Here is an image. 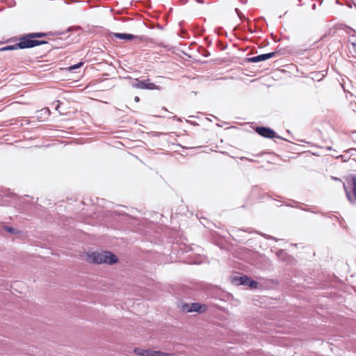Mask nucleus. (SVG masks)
<instances>
[{
	"label": "nucleus",
	"instance_id": "obj_12",
	"mask_svg": "<svg viewBox=\"0 0 356 356\" xmlns=\"http://www.w3.org/2000/svg\"><path fill=\"white\" fill-rule=\"evenodd\" d=\"M347 29H348V31H346V33L348 34H349L348 39L356 40V30H355L349 26H347Z\"/></svg>",
	"mask_w": 356,
	"mask_h": 356
},
{
	"label": "nucleus",
	"instance_id": "obj_22",
	"mask_svg": "<svg viewBox=\"0 0 356 356\" xmlns=\"http://www.w3.org/2000/svg\"><path fill=\"white\" fill-rule=\"evenodd\" d=\"M182 4L186 3V0H180Z\"/></svg>",
	"mask_w": 356,
	"mask_h": 356
},
{
	"label": "nucleus",
	"instance_id": "obj_6",
	"mask_svg": "<svg viewBox=\"0 0 356 356\" xmlns=\"http://www.w3.org/2000/svg\"><path fill=\"white\" fill-rule=\"evenodd\" d=\"M250 280V279L246 275L236 276L233 278V282H234L236 284H241L245 286H248Z\"/></svg>",
	"mask_w": 356,
	"mask_h": 356
},
{
	"label": "nucleus",
	"instance_id": "obj_23",
	"mask_svg": "<svg viewBox=\"0 0 356 356\" xmlns=\"http://www.w3.org/2000/svg\"><path fill=\"white\" fill-rule=\"evenodd\" d=\"M235 10L237 14L241 13V11L238 8H236Z\"/></svg>",
	"mask_w": 356,
	"mask_h": 356
},
{
	"label": "nucleus",
	"instance_id": "obj_19",
	"mask_svg": "<svg viewBox=\"0 0 356 356\" xmlns=\"http://www.w3.org/2000/svg\"><path fill=\"white\" fill-rule=\"evenodd\" d=\"M343 188H344V189H345V191H346V193L347 197H348L350 200H351L350 194V193L347 191V188H346V186L345 184H343Z\"/></svg>",
	"mask_w": 356,
	"mask_h": 356
},
{
	"label": "nucleus",
	"instance_id": "obj_21",
	"mask_svg": "<svg viewBox=\"0 0 356 356\" xmlns=\"http://www.w3.org/2000/svg\"><path fill=\"white\" fill-rule=\"evenodd\" d=\"M134 101H135L136 102H140V98H139V97L136 96V97H134Z\"/></svg>",
	"mask_w": 356,
	"mask_h": 356
},
{
	"label": "nucleus",
	"instance_id": "obj_15",
	"mask_svg": "<svg viewBox=\"0 0 356 356\" xmlns=\"http://www.w3.org/2000/svg\"><path fill=\"white\" fill-rule=\"evenodd\" d=\"M351 186L353 188V195L356 200V177H353Z\"/></svg>",
	"mask_w": 356,
	"mask_h": 356
},
{
	"label": "nucleus",
	"instance_id": "obj_18",
	"mask_svg": "<svg viewBox=\"0 0 356 356\" xmlns=\"http://www.w3.org/2000/svg\"><path fill=\"white\" fill-rule=\"evenodd\" d=\"M257 284H258V283L256 281L252 280H250L248 283V286H250L251 288H257Z\"/></svg>",
	"mask_w": 356,
	"mask_h": 356
},
{
	"label": "nucleus",
	"instance_id": "obj_17",
	"mask_svg": "<svg viewBox=\"0 0 356 356\" xmlns=\"http://www.w3.org/2000/svg\"><path fill=\"white\" fill-rule=\"evenodd\" d=\"M4 229L7 232H8L10 233H12V234H16L17 233L16 229L15 228L12 227H7V226H6V227H4Z\"/></svg>",
	"mask_w": 356,
	"mask_h": 356
},
{
	"label": "nucleus",
	"instance_id": "obj_4",
	"mask_svg": "<svg viewBox=\"0 0 356 356\" xmlns=\"http://www.w3.org/2000/svg\"><path fill=\"white\" fill-rule=\"evenodd\" d=\"M255 130L257 133H258L260 136H264L265 138H273L276 137L275 132L270 128L265 127H258L256 128Z\"/></svg>",
	"mask_w": 356,
	"mask_h": 356
},
{
	"label": "nucleus",
	"instance_id": "obj_13",
	"mask_svg": "<svg viewBox=\"0 0 356 356\" xmlns=\"http://www.w3.org/2000/svg\"><path fill=\"white\" fill-rule=\"evenodd\" d=\"M19 49V47H17V43H16L13 45H8V46L1 48L0 51L16 50V49Z\"/></svg>",
	"mask_w": 356,
	"mask_h": 356
},
{
	"label": "nucleus",
	"instance_id": "obj_11",
	"mask_svg": "<svg viewBox=\"0 0 356 356\" xmlns=\"http://www.w3.org/2000/svg\"><path fill=\"white\" fill-rule=\"evenodd\" d=\"M149 79H146V86L145 90H159L160 87L159 86L155 85L154 83L149 82Z\"/></svg>",
	"mask_w": 356,
	"mask_h": 356
},
{
	"label": "nucleus",
	"instance_id": "obj_5",
	"mask_svg": "<svg viewBox=\"0 0 356 356\" xmlns=\"http://www.w3.org/2000/svg\"><path fill=\"white\" fill-rule=\"evenodd\" d=\"M277 54V51H273L268 54H260L256 56L249 58L248 60L251 63H258L275 57Z\"/></svg>",
	"mask_w": 356,
	"mask_h": 356
},
{
	"label": "nucleus",
	"instance_id": "obj_7",
	"mask_svg": "<svg viewBox=\"0 0 356 356\" xmlns=\"http://www.w3.org/2000/svg\"><path fill=\"white\" fill-rule=\"evenodd\" d=\"M156 350L151 349H142V348H135L134 353L140 356H154V353Z\"/></svg>",
	"mask_w": 356,
	"mask_h": 356
},
{
	"label": "nucleus",
	"instance_id": "obj_8",
	"mask_svg": "<svg viewBox=\"0 0 356 356\" xmlns=\"http://www.w3.org/2000/svg\"><path fill=\"white\" fill-rule=\"evenodd\" d=\"M131 86L134 88L145 90L146 79L140 80L138 79H136L134 82L131 83Z\"/></svg>",
	"mask_w": 356,
	"mask_h": 356
},
{
	"label": "nucleus",
	"instance_id": "obj_26",
	"mask_svg": "<svg viewBox=\"0 0 356 356\" xmlns=\"http://www.w3.org/2000/svg\"><path fill=\"white\" fill-rule=\"evenodd\" d=\"M271 238L276 241V238L275 237L271 236Z\"/></svg>",
	"mask_w": 356,
	"mask_h": 356
},
{
	"label": "nucleus",
	"instance_id": "obj_24",
	"mask_svg": "<svg viewBox=\"0 0 356 356\" xmlns=\"http://www.w3.org/2000/svg\"><path fill=\"white\" fill-rule=\"evenodd\" d=\"M198 3H202V1L201 0H197Z\"/></svg>",
	"mask_w": 356,
	"mask_h": 356
},
{
	"label": "nucleus",
	"instance_id": "obj_16",
	"mask_svg": "<svg viewBox=\"0 0 356 356\" xmlns=\"http://www.w3.org/2000/svg\"><path fill=\"white\" fill-rule=\"evenodd\" d=\"M83 65V62H80L78 64H76V65L70 66L69 67V70H70V71H72V70H74L75 69H78V68L81 67Z\"/></svg>",
	"mask_w": 356,
	"mask_h": 356
},
{
	"label": "nucleus",
	"instance_id": "obj_20",
	"mask_svg": "<svg viewBox=\"0 0 356 356\" xmlns=\"http://www.w3.org/2000/svg\"><path fill=\"white\" fill-rule=\"evenodd\" d=\"M238 15L239 18L241 19L245 18V15L241 13H238Z\"/></svg>",
	"mask_w": 356,
	"mask_h": 356
},
{
	"label": "nucleus",
	"instance_id": "obj_3",
	"mask_svg": "<svg viewBox=\"0 0 356 356\" xmlns=\"http://www.w3.org/2000/svg\"><path fill=\"white\" fill-rule=\"evenodd\" d=\"M181 309L184 312H196L198 313H202L206 311L207 306L205 305H201L197 302H193V303H185L183 304L181 307Z\"/></svg>",
	"mask_w": 356,
	"mask_h": 356
},
{
	"label": "nucleus",
	"instance_id": "obj_27",
	"mask_svg": "<svg viewBox=\"0 0 356 356\" xmlns=\"http://www.w3.org/2000/svg\"><path fill=\"white\" fill-rule=\"evenodd\" d=\"M280 253H283V252H284V251H283V250H280Z\"/></svg>",
	"mask_w": 356,
	"mask_h": 356
},
{
	"label": "nucleus",
	"instance_id": "obj_14",
	"mask_svg": "<svg viewBox=\"0 0 356 356\" xmlns=\"http://www.w3.org/2000/svg\"><path fill=\"white\" fill-rule=\"evenodd\" d=\"M154 353V356H176L175 353H164L160 350H156Z\"/></svg>",
	"mask_w": 356,
	"mask_h": 356
},
{
	"label": "nucleus",
	"instance_id": "obj_10",
	"mask_svg": "<svg viewBox=\"0 0 356 356\" xmlns=\"http://www.w3.org/2000/svg\"><path fill=\"white\" fill-rule=\"evenodd\" d=\"M114 36L122 40H131L136 37V35L129 33H115Z\"/></svg>",
	"mask_w": 356,
	"mask_h": 356
},
{
	"label": "nucleus",
	"instance_id": "obj_9",
	"mask_svg": "<svg viewBox=\"0 0 356 356\" xmlns=\"http://www.w3.org/2000/svg\"><path fill=\"white\" fill-rule=\"evenodd\" d=\"M348 42L350 44L348 46L350 53L356 58V40L348 39Z\"/></svg>",
	"mask_w": 356,
	"mask_h": 356
},
{
	"label": "nucleus",
	"instance_id": "obj_2",
	"mask_svg": "<svg viewBox=\"0 0 356 356\" xmlns=\"http://www.w3.org/2000/svg\"><path fill=\"white\" fill-rule=\"evenodd\" d=\"M88 259L95 264H113L118 261L117 257L108 251L92 252L88 254Z\"/></svg>",
	"mask_w": 356,
	"mask_h": 356
},
{
	"label": "nucleus",
	"instance_id": "obj_25",
	"mask_svg": "<svg viewBox=\"0 0 356 356\" xmlns=\"http://www.w3.org/2000/svg\"><path fill=\"white\" fill-rule=\"evenodd\" d=\"M56 109L58 110V104L56 106Z\"/></svg>",
	"mask_w": 356,
	"mask_h": 356
},
{
	"label": "nucleus",
	"instance_id": "obj_1",
	"mask_svg": "<svg viewBox=\"0 0 356 356\" xmlns=\"http://www.w3.org/2000/svg\"><path fill=\"white\" fill-rule=\"evenodd\" d=\"M47 35L46 33H31L19 38V42L17 43V47L19 49L32 48L38 45L47 44L45 40H38L35 38H41Z\"/></svg>",
	"mask_w": 356,
	"mask_h": 356
}]
</instances>
